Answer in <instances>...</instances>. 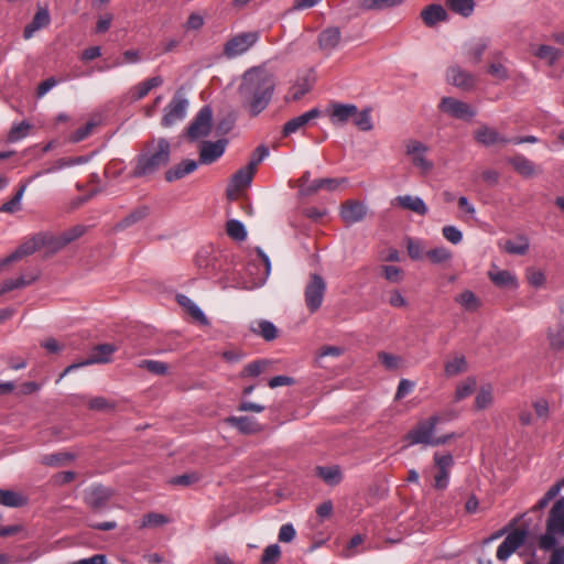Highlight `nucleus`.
<instances>
[{
	"label": "nucleus",
	"instance_id": "obj_1",
	"mask_svg": "<svg viewBox=\"0 0 564 564\" xmlns=\"http://www.w3.org/2000/svg\"><path fill=\"white\" fill-rule=\"evenodd\" d=\"M522 517L514 518L490 538L492 540L507 534L497 549L498 561L506 562L514 552L523 547L532 557V561L525 564H538L546 554H549L546 564H564V546L558 544V540L564 536V497L555 500L545 522V532L539 536L535 544L529 542L528 527L513 528Z\"/></svg>",
	"mask_w": 564,
	"mask_h": 564
},
{
	"label": "nucleus",
	"instance_id": "obj_2",
	"mask_svg": "<svg viewBox=\"0 0 564 564\" xmlns=\"http://www.w3.org/2000/svg\"><path fill=\"white\" fill-rule=\"evenodd\" d=\"M276 87V77L264 67H252L245 72L238 87L243 108L252 117L260 115L271 102Z\"/></svg>",
	"mask_w": 564,
	"mask_h": 564
},
{
	"label": "nucleus",
	"instance_id": "obj_3",
	"mask_svg": "<svg viewBox=\"0 0 564 564\" xmlns=\"http://www.w3.org/2000/svg\"><path fill=\"white\" fill-rule=\"evenodd\" d=\"M171 159V143L165 138L153 139L134 159L133 177L154 175L160 169L166 166Z\"/></svg>",
	"mask_w": 564,
	"mask_h": 564
},
{
	"label": "nucleus",
	"instance_id": "obj_4",
	"mask_svg": "<svg viewBox=\"0 0 564 564\" xmlns=\"http://www.w3.org/2000/svg\"><path fill=\"white\" fill-rule=\"evenodd\" d=\"M195 262L197 268L206 275L220 280L227 278L234 267L232 256L229 252L213 247L199 249Z\"/></svg>",
	"mask_w": 564,
	"mask_h": 564
},
{
	"label": "nucleus",
	"instance_id": "obj_5",
	"mask_svg": "<svg viewBox=\"0 0 564 564\" xmlns=\"http://www.w3.org/2000/svg\"><path fill=\"white\" fill-rule=\"evenodd\" d=\"M440 423L438 415H432L426 420L420 421L411 431L405 435L409 445H427L433 446L435 441V430Z\"/></svg>",
	"mask_w": 564,
	"mask_h": 564
},
{
	"label": "nucleus",
	"instance_id": "obj_6",
	"mask_svg": "<svg viewBox=\"0 0 564 564\" xmlns=\"http://www.w3.org/2000/svg\"><path fill=\"white\" fill-rule=\"evenodd\" d=\"M260 37L258 31H249L236 34L224 45V55L231 59L248 52Z\"/></svg>",
	"mask_w": 564,
	"mask_h": 564
},
{
	"label": "nucleus",
	"instance_id": "obj_7",
	"mask_svg": "<svg viewBox=\"0 0 564 564\" xmlns=\"http://www.w3.org/2000/svg\"><path fill=\"white\" fill-rule=\"evenodd\" d=\"M326 292V282L317 273L310 274L304 290L305 305L311 313L318 311L323 304Z\"/></svg>",
	"mask_w": 564,
	"mask_h": 564
},
{
	"label": "nucleus",
	"instance_id": "obj_8",
	"mask_svg": "<svg viewBox=\"0 0 564 564\" xmlns=\"http://www.w3.org/2000/svg\"><path fill=\"white\" fill-rule=\"evenodd\" d=\"M68 165H69V162H67L65 159H59L58 161H56L54 166L47 169L45 172H37L29 181L21 183L19 185L15 194L13 195V197L0 206V213L14 214V213L21 210V200L23 198V195L25 193L28 184L31 181L35 180L36 177H40L43 173H53V172H55L57 170H62Z\"/></svg>",
	"mask_w": 564,
	"mask_h": 564
},
{
	"label": "nucleus",
	"instance_id": "obj_9",
	"mask_svg": "<svg viewBox=\"0 0 564 564\" xmlns=\"http://www.w3.org/2000/svg\"><path fill=\"white\" fill-rule=\"evenodd\" d=\"M213 109L209 105L203 106L187 128V137L197 140L207 137L212 131Z\"/></svg>",
	"mask_w": 564,
	"mask_h": 564
},
{
	"label": "nucleus",
	"instance_id": "obj_10",
	"mask_svg": "<svg viewBox=\"0 0 564 564\" xmlns=\"http://www.w3.org/2000/svg\"><path fill=\"white\" fill-rule=\"evenodd\" d=\"M434 466L436 468V474L434 475V484L433 487L436 490H445L449 485V476L451 470L454 466V457L452 454H440L435 453L434 457Z\"/></svg>",
	"mask_w": 564,
	"mask_h": 564
},
{
	"label": "nucleus",
	"instance_id": "obj_11",
	"mask_svg": "<svg viewBox=\"0 0 564 564\" xmlns=\"http://www.w3.org/2000/svg\"><path fill=\"white\" fill-rule=\"evenodd\" d=\"M188 108V100L180 93H176L164 109L162 126L171 127L185 118Z\"/></svg>",
	"mask_w": 564,
	"mask_h": 564
},
{
	"label": "nucleus",
	"instance_id": "obj_12",
	"mask_svg": "<svg viewBox=\"0 0 564 564\" xmlns=\"http://www.w3.org/2000/svg\"><path fill=\"white\" fill-rule=\"evenodd\" d=\"M46 234L40 232L29 240L24 241L14 252L0 261V268L21 260L22 258L33 254L35 251L45 246Z\"/></svg>",
	"mask_w": 564,
	"mask_h": 564
},
{
	"label": "nucleus",
	"instance_id": "obj_13",
	"mask_svg": "<svg viewBox=\"0 0 564 564\" xmlns=\"http://www.w3.org/2000/svg\"><path fill=\"white\" fill-rule=\"evenodd\" d=\"M427 145L419 140H410L405 147V153L411 158L412 164L420 169L423 174H427L433 169L432 161L426 159Z\"/></svg>",
	"mask_w": 564,
	"mask_h": 564
},
{
	"label": "nucleus",
	"instance_id": "obj_14",
	"mask_svg": "<svg viewBox=\"0 0 564 564\" xmlns=\"http://www.w3.org/2000/svg\"><path fill=\"white\" fill-rule=\"evenodd\" d=\"M438 108L456 119H471L476 116V111L471 106L453 97H443Z\"/></svg>",
	"mask_w": 564,
	"mask_h": 564
},
{
	"label": "nucleus",
	"instance_id": "obj_15",
	"mask_svg": "<svg viewBox=\"0 0 564 564\" xmlns=\"http://www.w3.org/2000/svg\"><path fill=\"white\" fill-rule=\"evenodd\" d=\"M116 350H117V347L112 344H99L91 349L89 357L86 360H84L79 364H73V365L68 366L64 372L67 373L72 370L77 369L83 366L95 365V364H107L110 361L111 355Z\"/></svg>",
	"mask_w": 564,
	"mask_h": 564
},
{
	"label": "nucleus",
	"instance_id": "obj_16",
	"mask_svg": "<svg viewBox=\"0 0 564 564\" xmlns=\"http://www.w3.org/2000/svg\"><path fill=\"white\" fill-rule=\"evenodd\" d=\"M111 496L112 490L110 488L101 485L91 486L85 491V501L93 510L99 511L106 508Z\"/></svg>",
	"mask_w": 564,
	"mask_h": 564
},
{
	"label": "nucleus",
	"instance_id": "obj_17",
	"mask_svg": "<svg viewBox=\"0 0 564 564\" xmlns=\"http://www.w3.org/2000/svg\"><path fill=\"white\" fill-rule=\"evenodd\" d=\"M227 143L228 141L226 139H220L215 142H202L199 150V162L202 164H212L217 161L225 153Z\"/></svg>",
	"mask_w": 564,
	"mask_h": 564
},
{
	"label": "nucleus",
	"instance_id": "obj_18",
	"mask_svg": "<svg viewBox=\"0 0 564 564\" xmlns=\"http://www.w3.org/2000/svg\"><path fill=\"white\" fill-rule=\"evenodd\" d=\"M322 115L318 108H312L311 110L294 117L286 121L282 129L283 137H289L301 129L305 128L312 120L319 118Z\"/></svg>",
	"mask_w": 564,
	"mask_h": 564
},
{
	"label": "nucleus",
	"instance_id": "obj_19",
	"mask_svg": "<svg viewBox=\"0 0 564 564\" xmlns=\"http://www.w3.org/2000/svg\"><path fill=\"white\" fill-rule=\"evenodd\" d=\"M447 80L463 90H470L476 84L475 76L458 65L451 66L447 69Z\"/></svg>",
	"mask_w": 564,
	"mask_h": 564
},
{
	"label": "nucleus",
	"instance_id": "obj_20",
	"mask_svg": "<svg viewBox=\"0 0 564 564\" xmlns=\"http://www.w3.org/2000/svg\"><path fill=\"white\" fill-rule=\"evenodd\" d=\"M367 215V207L357 200L346 202L340 209V217L349 225L361 221Z\"/></svg>",
	"mask_w": 564,
	"mask_h": 564
},
{
	"label": "nucleus",
	"instance_id": "obj_21",
	"mask_svg": "<svg viewBox=\"0 0 564 564\" xmlns=\"http://www.w3.org/2000/svg\"><path fill=\"white\" fill-rule=\"evenodd\" d=\"M345 182L344 178H332V177H325V178H317L312 181L307 186H303L302 189H300L301 196H312L316 194L321 189H326L328 192H334L338 188L339 184Z\"/></svg>",
	"mask_w": 564,
	"mask_h": 564
},
{
	"label": "nucleus",
	"instance_id": "obj_22",
	"mask_svg": "<svg viewBox=\"0 0 564 564\" xmlns=\"http://www.w3.org/2000/svg\"><path fill=\"white\" fill-rule=\"evenodd\" d=\"M340 41L341 33L337 26L326 28L318 34V46L328 54L338 47Z\"/></svg>",
	"mask_w": 564,
	"mask_h": 564
},
{
	"label": "nucleus",
	"instance_id": "obj_23",
	"mask_svg": "<svg viewBox=\"0 0 564 564\" xmlns=\"http://www.w3.org/2000/svg\"><path fill=\"white\" fill-rule=\"evenodd\" d=\"M198 167V162L195 160L186 159L180 162L178 164H175L174 166L170 167L165 172V180L167 182H175L178 181L193 172H195Z\"/></svg>",
	"mask_w": 564,
	"mask_h": 564
},
{
	"label": "nucleus",
	"instance_id": "obj_24",
	"mask_svg": "<svg viewBox=\"0 0 564 564\" xmlns=\"http://www.w3.org/2000/svg\"><path fill=\"white\" fill-rule=\"evenodd\" d=\"M475 140L485 145L491 147L496 143H508L510 139L502 137L496 129L488 126H481L474 132Z\"/></svg>",
	"mask_w": 564,
	"mask_h": 564
},
{
	"label": "nucleus",
	"instance_id": "obj_25",
	"mask_svg": "<svg viewBox=\"0 0 564 564\" xmlns=\"http://www.w3.org/2000/svg\"><path fill=\"white\" fill-rule=\"evenodd\" d=\"M357 106L352 104H340L335 102L332 105V110L329 113L330 121L333 124H344L348 120L352 119L356 113Z\"/></svg>",
	"mask_w": 564,
	"mask_h": 564
},
{
	"label": "nucleus",
	"instance_id": "obj_26",
	"mask_svg": "<svg viewBox=\"0 0 564 564\" xmlns=\"http://www.w3.org/2000/svg\"><path fill=\"white\" fill-rule=\"evenodd\" d=\"M489 43L490 40L488 37H480L468 43L465 52L468 62L473 65L480 63L485 51L489 46Z\"/></svg>",
	"mask_w": 564,
	"mask_h": 564
},
{
	"label": "nucleus",
	"instance_id": "obj_27",
	"mask_svg": "<svg viewBox=\"0 0 564 564\" xmlns=\"http://www.w3.org/2000/svg\"><path fill=\"white\" fill-rule=\"evenodd\" d=\"M394 202L402 208L409 209L420 216L427 214L429 209L424 200L419 196L401 195L397 196Z\"/></svg>",
	"mask_w": 564,
	"mask_h": 564
},
{
	"label": "nucleus",
	"instance_id": "obj_28",
	"mask_svg": "<svg viewBox=\"0 0 564 564\" xmlns=\"http://www.w3.org/2000/svg\"><path fill=\"white\" fill-rule=\"evenodd\" d=\"M421 18L427 26H434L438 22L446 21L448 14L441 4H430L422 10Z\"/></svg>",
	"mask_w": 564,
	"mask_h": 564
},
{
	"label": "nucleus",
	"instance_id": "obj_29",
	"mask_svg": "<svg viewBox=\"0 0 564 564\" xmlns=\"http://www.w3.org/2000/svg\"><path fill=\"white\" fill-rule=\"evenodd\" d=\"M254 172L256 171L253 169H250L249 165L238 170L231 177L229 188L227 189L228 196H231V188L235 191H239L243 187L249 186L252 182Z\"/></svg>",
	"mask_w": 564,
	"mask_h": 564
},
{
	"label": "nucleus",
	"instance_id": "obj_30",
	"mask_svg": "<svg viewBox=\"0 0 564 564\" xmlns=\"http://www.w3.org/2000/svg\"><path fill=\"white\" fill-rule=\"evenodd\" d=\"M226 422L243 434H253L260 431V425L251 416H229Z\"/></svg>",
	"mask_w": 564,
	"mask_h": 564
},
{
	"label": "nucleus",
	"instance_id": "obj_31",
	"mask_svg": "<svg viewBox=\"0 0 564 564\" xmlns=\"http://www.w3.org/2000/svg\"><path fill=\"white\" fill-rule=\"evenodd\" d=\"M51 18L47 9H40L34 14L31 23H29L23 31L24 39L29 40L40 29L50 24Z\"/></svg>",
	"mask_w": 564,
	"mask_h": 564
},
{
	"label": "nucleus",
	"instance_id": "obj_32",
	"mask_svg": "<svg viewBox=\"0 0 564 564\" xmlns=\"http://www.w3.org/2000/svg\"><path fill=\"white\" fill-rule=\"evenodd\" d=\"M163 84L161 76L151 77L130 89L131 99L140 100L144 98L153 88H156Z\"/></svg>",
	"mask_w": 564,
	"mask_h": 564
},
{
	"label": "nucleus",
	"instance_id": "obj_33",
	"mask_svg": "<svg viewBox=\"0 0 564 564\" xmlns=\"http://www.w3.org/2000/svg\"><path fill=\"white\" fill-rule=\"evenodd\" d=\"M508 163L512 165L517 173L524 177H531L536 173L534 163L521 154L509 158Z\"/></svg>",
	"mask_w": 564,
	"mask_h": 564
},
{
	"label": "nucleus",
	"instance_id": "obj_34",
	"mask_svg": "<svg viewBox=\"0 0 564 564\" xmlns=\"http://www.w3.org/2000/svg\"><path fill=\"white\" fill-rule=\"evenodd\" d=\"M28 502L26 496L14 490L0 488V505L9 508H20L26 506Z\"/></svg>",
	"mask_w": 564,
	"mask_h": 564
},
{
	"label": "nucleus",
	"instance_id": "obj_35",
	"mask_svg": "<svg viewBox=\"0 0 564 564\" xmlns=\"http://www.w3.org/2000/svg\"><path fill=\"white\" fill-rule=\"evenodd\" d=\"M489 278L492 283L499 288H518L517 276L508 270L489 271Z\"/></svg>",
	"mask_w": 564,
	"mask_h": 564
},
{
	"label": "nucleus",
	"instance_id": "obj_36",
	"mask_svg": "<svg viewBox=\"0 0 564 564\" xmlns=\"http://www.w3.org/2000/svg\"><path fill=\"white\" fill-rule=\"evenodd\" d=\"M316 475L322 478L327 485L335 486L341 481V470L339 466H318L316 467Z\"/></svg>",
	"mask_w": 564,
	"mask_h": 564
},
{
	"label": "nucleus",
	"instance_id": "obj_37",
	"mask_svg": "<svg viewBox=\"0 0 564 564\" xmlns=\"http://www.w3.org/2000/svg\"><path fill=\"white\" fill-rule=\"evenodd\" d=\"M177 302L181 306H183L187 313L197 322L203 325L208 324V319L205 316L204 312L186 295H177Z\"/></svg>",
	"mask_w": 564,
	"mask_h": 564
},
{
	"label": "nucleus",
	"instance_id": "obj_38",
	"mask_svg": "<svg viewBox=\"0 0 564 564\" xmlns=\"http://www.w3.org/2000/svg\"><path fill=\"white\" fill-rule=\"evenodd\" d=\"M149 215V208L147 206H141L132 210L128 216L121 219L116 226V230H124L132 225L141 221Z\"/></svg>",
	"mask_w": 564,
	"mask_h": 564
},
{
	"label": "nucleus",
	"instance_id": "obj_39",
	"mask_svg": "<svg viewBox=\"0 0 564 564\" xmlns=\"http://www.w3.org/2000/svg\"><path fill=\"white\" fill-rule=\"evenodd\" d=\"M454 300L465 311H468V312H476L481 305L480 300L470 290H465L464 292L456 295Z\"/></svg>",
	"mask_w": 564,
	"mask_h": 564
},
{
	"label": "nucleus",
	"instance_id": "obj_40",
	"mask_svg": "<svg viewBox=\"0 0 564 564\" xmlns=\"http://www.w3.org/2000/svg\"><path fill=\"white\" fill-rule=\"evenodd\" d=\"M445 2L449 10L464 18L470 17L475 10L474 0H445Z\"/></svg>",
	"mask_w": 564,
	"mask_h": 564
},
{
	"label": "nucleus",
	"instance_id": "obj_41",
	"mask_svg": "<svg viewBox=\"0 0 564 564\" xmlns=\"http://www.w3.org/2000/svg\"><path fill=\"white\" fill-rule=\"evenodd\" d=\"M563 486L564 478H561L544 494V496L536 502V505L532 507L531 511L535 512L546 508L547 505L558 496Z\"/></svg>",
	"mask_w": 564,
	"mask_h": 564
},
{
	"label": "nucleus",
	"instance_id": "obj_42",
	"mask_svg": "<svg viewBox=\"0 0 564 564\" xmlns=\"http://www.w3.org/2000/svg\"><path fill=\"white\" fill-rule=\"evenodd\" d=\"M37 279V275H31L26 279L24 275L18 276L17 279L6 280L0 288V296L17 289L25 288L32 284Z\"/></svg>",
	"mask_w": 564,
	"mask_h": 564
},
{
	"label": "nucleus",
	"instance_id": "obj_43",
	"mask_svg": "<svg viewBox=\"0 0 564 564\" xmlns=\"http://www.w3.org/2000/svg\"><path fill=\"white\" fill-rule=\"evenodd\" d=\"M312 88V85L307 78H304L295 83L285 96V101H299L301 100Z\"/></svg>",
	"mask_w": 564,
	"mask_h": 564
},
{
	"label": "nucleus",
	"instance_id": "obj_44",
	"mask_svg": "<svg viewBox=\"0 0 564 564\" xmlns=\"http://www.w3.org/2000/svg\"><path fill=\"white\" fill-rule=\"evenodd\" d=\"M547 339L553 350H562L564 348V326L557 323L555 326L550 327Z\"/></svg>",
	"mask_w": 564,
	"mask_h": 564
},
{
	"label": "nucleus",
	"instance_id": "obj_45",
	"mask_svg": "<svg viewBox=\"0 0 564 564\" xmlns=\"http://www.w3.org/2000/svg\"><path fill=\"white\" fill-rule=\"evenodd\" d=\"M529 239L524 236H519L513 240H507L505 243V250L511 254H525L529 250Z\"/></svg>",
	"mask_w": 564,
	"mask_h": 564
},
{
	"label": "nucleus",
	"instance_id": "obj_46",
	"mask_svg": "<svg viewBox=\"0 0 564 564\" xmlns=\"http://www.w3.org/2000/svg\"><path fill=\"white\" fill-rule=\"evenodd\" d=\"M467 370V361L466 358L460 355L456 356L454 359L445 362L444 372L447 377H455L459 373H463Z\"/></svg>",
	"mask_w": 564,
	"mask_h": 564
},
{
	"label": "nucleus",
	"instance_id": "obj_47",
	"mask_svg": "<svg viewBox=\"0 0 564 564\" xmlns=\"http://www.w3.org/2000/svg\"><path fill=\"white\" fill-rule=\"evenodd\" d=\"M477 381L474 377H468L464 381L459 382L455 390V402H459L469 397L475 391Z\"/></svg>",
	"mask_w": 564,
	"mask_h": 564
},
{
	"label": "nucleus",
	"instance_id": "obj_48",
	"mask_svg": "<svg viewBox=\"0 0 564 564\" xmlns=\"http://www.w3.org/2000/svg\"><path fill=\"white\" fill-rule=\"evenodd\" d=\"M227 235L237 241H243L247 238L245 225L238 219H230L226 224Z\"/></svg>",
	"mask_w": 564,
	"mask_h": 564
},
{
	"label": "nucleus",
	"instance_id": "obj_49",
	"mask_svg": "<svg viewBox=\"0 0 564 564\" xmlns=\"http://www.w3.org/2000/svg\"><path fill=\"white\" fill-rule=\"evenodd\" d=\"M370 113V108H365L361 111H359L358 109L356 110V113L352 117V121L359 130L370 131L372 129L373 124Z\"/></svg>",
	"mask_w": 564,
	"mask_h": 564
},
{
	"label": "nucleus",
	"instance_id": "obj_50",
	"mask_svg": "<svg viewBox=\"0 0 564 564\" xmlns=\"http://www.w3.org/2000/svg\"><path fill=\"white\" fill-rule=\"evenodd\" d=\"M494 402V394L491 386H484L479 389L476 399H475V408L477 410L487 409Z\"/></svg>",
	"mask_w": 564,
	"mask_h": 564
},
{
	"label": "nucleus",
	"instance_id": "obj_51",
	"mask_svg": "<svg viewBox=\"0 0 564 564\" xmlns=\"http://www.w3.org/2000/svg\"><path fill=\"white\" fill-rule=\"evenodd\" d=\"M426 257L434 264L444 263L451 261L453 253L445 247H436L426 252Z\"/></svg>",
	"mask_w": 564,
	"mask_h": 564
},
{
	"label": "nucleus",
	"instance_id": "obj_52",
	"mask_svg": "<svg viewBox=\"0 0 564 564\" xmlns=\"http://www.w3.org/2000/svg\"><path fill=\"white\" fill-rule=\"evenodd\" d=\"M253 332L259 333L267 341H271L278 337V328L275 325L265 319L260 321L258 323V329H253Z\"/></svg>",
	"mask_w": 564,
	"mask_h": 564
},
{
	"label": "nucleus",
	"instance_id": "obj_53",
	"mask_svg": "<svg viewBox=\"0 0 564 564\" xmlns=\"http://www.w3.org/2000/svg\"><path fill=\"white\" fill-rule=\"evenodd\" d=\"M139 367L159 376H164L169 371V365L159 360L144 359L139 362Z\"/></svg>",
	"mask_w": 564,
	"mask_h": 564
},
{
	"label": "nucleus",
	"instance_id": "obj_54",
	"mask_svg": "<svg viewBox=\"0 0 564 564\" xmlns=\"http://www.w3.org/2000/svg\"><path fill=\"white\" fill-rule=\"evenodd\" d=\"M539 58L544 59L549 65H553L560 56V51L550 45H540L534 53Z\"/></svg>",
	"mask_w": 564,
	"mask_h": 564
},
{
	"label": "nucleus",
	"instance_id": "obj_55",
	"mask_svg": "<svg viewBox=\"0 0 564 564\" xmlns=\"http://www.w3.org/2000/svg\"><path fill=\"white\" fill-rule=\"evenodd\" d=\"M403 0H361L362 8L367 10H382L402 3Z\"/></svg>",
	"mask_w": 564,
	"mask_h": 564
},
{
	"label": "nucleus",
	"instance_id": "obj_56",
	"mask_svg": "<svg viewBox=\"0 0 564 564\" xmlns=\"http://www.w3.org/2000/svg\"><path fill=\"white\" fill-rule=\"evenodd\" d=\"M86 232V227L83 225H76L73 228L64 231L62 234V242L59 247H66L68 243L73 242L74 240L78 239Z\"/></svg>",
	"mask_w": 564,
	"mask_h": 564
},
{
	"label": "nucleus",
	"instance_id": "obj_57",
	"mask_svg": "<svg viewBox=\"0 0 564 564\" xmlns=\"http://www.w3.org/2000/svg\"><path fill=\"white\" fill-rule=\"evenodd\" d=\"M443 237L453 245H458L463 240V232L453 225H447L442 228Z\"/></svg>",
	"mask_w": 564,
	"mask_h": 564
},
{
	"label": "nucleus",
	"instance_id": "obj_58",
	"mask_svg": "<svg viewBox=\"0 0 564 564\" xmlns=\"http://www.w3.org/2000/svg\"><path fill=\"white\" fill-rule=\"evenodd\" d=\"M281 550L279 544H270L267 546L263 551L262 557H261V564H271L273 562H276L280 558Z\"/></svg>",
	"mask_w": 564,
	"mask_h": 564
},
{
	"label": "nucleus",
	"instance_id": "obj_59",
	"mask_svg": "<svg viewBox=\"0 0 564 564\" xmlns=\"http://www.w3.org/2000/svg\"><path fill=\"white\" fill-rule=\"evenodd\" d=\"M268 366L267 360H256L249 362L243 368V375L249 377H258L261 375Z\"/></svg>",
	"mask_w": 564,
	"mask_h": 564
},
{
	"label": "nucleus",
	"instance_id": "obj_60",
	"mask_svg": "<svg viewBox=\"0 0 564 564\" xmlns=\"http://www.w3.org/2000/svg\"><path fill=\"white\" fill-rule=\"evenodd\" d=\"M488 73L499 79V80H508L510 75H509V72L507 69V67L499 63V62H492L489 64V67H488Z\"/></svg>",
	"mask_w": 564,
	"mask_h": 564
},
{
	"label": "nucleus",
	"instance_id": "obj_61",
	"mask_svg": "<svg viewBox=\"0 0 564 564\" xmlns=\"http://www.w3.org/2000/svg\"><path fill=\"white\" fill-rule=\"evenodd\" d=\"M269 148L264 144L259 145L252 153V158L248 165L250 169L257 170V166L260 162H262L267 156H269Z\"/></svg>",
	"mask_w": 564,
	"mask_h": 564
},
{
	"label": "nucleus",
	"instance_id": "obj_62",
	"mask_svg": "<svg viewBox=\"0 0 564 564\" xmlns=\"http://www.w3.org/2000/svg\"><path fill=\"white\" fill-rule=\"evenodd\" d=\"M30 124L25 121H22L19 124L13 126L9 133V140L11 142L21 140L28 134Z\"/></svg>",
	"mask_w": 564,
	"mask_h": 564
},
{
	"label": "nucleus",
	"instance_id": "obj_63",
	"mask_svg": "<svg viewBox=\"0 0 564 564\" xmlns=\"http://www.w3.org/2000/svg\"><path fill=\"white\" fill-rule=\"evenodd\" d=\"M527 279H528V282L534 286V288H540L544 284L545 282V275L542 271L540 270H535L533 268H529L527 270Z\"/></svg>",
	"mask_w": 564,
	"mask_h": 564
},
{
	"label": "nucleus",
	"instance_id": "obj_64",
	"mask_svg": "<svg viewBox=\"0 0 564 564\" xmlns=\"http://www.w3.org/2000/svg\"><path fill=\"white\" fill-rule=\"evenodd\" d=\"M383 276L393 283H398L402 280V270L395 265H383L382 267Z\"/></svg>",
	"mask_w": 564,
	"mask_h": 564
}]
</instances>
